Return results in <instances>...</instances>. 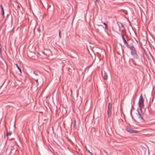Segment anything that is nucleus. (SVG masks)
I'll return each mask as SVG.
<instances>
[{
	"instance_id": "21",
	"label": "nucleus",
	"mask_w": 155,
	"mask_h": 155,
	"mask_svg": "<svg viewBox=\"0 0 155 155\" xmlns=\"http://www.w3.org/2000/svg\"><path fill=\"white\" fill-rule=\"evenodd\" d=\"M1 9H2V10H4V9H3V8L2 7V5H1Z\"/></svg>"
},
{
	"instance_id": "18",
	"label": "nucleus",
	"mask_w": 155,
	"mask_h": 155,
	"mask_svg": "<svg viewBox=\"0 0 155 155\" xmlns=\"http://www.w3.org/2000/svg\"><path fill=\"white\" fill-rule=\"evenodd\" d=\"M60 35H61V31H60V30H59V36L60 38H61V36Z\"/></svg>"
},
{
	"instance_id": "11",
	"label": "nucleus",
	"mask_w": 155,
	"mask_h": 155,
	"mask_svg": "<svg viewBox=\"0 0 155 155\" xmlns=\"http://www.w3.org/2000/svg\"><path fill=\"white\" fill-rule=\"evenodd\" d=\"M76 121L75 120H74V124L73 125V128L74 129H76Z\"/></svg>"
},
{
	"instance_id": "15",
	"label": "nucleus",
	"mask_w": 155,
	"mask_h": 155,
	"mask_svg": "<svg viewBox=\"0 0 155 155\" xmlns=\"http://www.w3.org/2000/svg\"><path fill=\"white\" fill-rule=\"evenodd\" d=\"M33 74H35L36 76H38V73L37 72H36L35 71H33Z\"/></svg>"
},
{
	"instance_id": "3",
	"label": "nucleus",
	"mask_w": 155,
	"mask_h": 155,
	"mask_svg": "<svg viewBox=\"0 0 155 155\" xmlns=\"http://www.w3.org/2000/svg\"><path fill=\"white\" fill-rule=\"evenodd\" d=\"M112 104L109 103L108 105L107 114L108 117H110L111 114Z\"/></svg>"
},
{
	"instance_id": "8",
	"label": "nucleus",
	"mask_w": 155,
	"mask_h": 155,
	"mask_svg": "<svg viewBox=\"0 0 155 155\" xmlns=\"http://www.w3.org/2000/svg\"><path fill=\"white\" fill-rule=\"evenodd\" d=\"M138 114L139 116V118H140L143 121H144V120L143 119V117H142L140 114L139 112H138Z\"/></svg>"
},
{
	"instance_id": "2",
	"label": "nucleus",
	"mask_w": 155,
	"mask_h": 155,
	"mask_svg": "<svg viewBox=\"0 0 155 155\" xmlns=\"http://www.w3.org/2000/svg\"><path fill=\"white\" fill-rule=\"evenodd\" d=\"M126 130L130 134H136L138 133V131L136 130H134L132 129L130 127L128 126L126 127Z\"/></svg>"
},
{
	"instance_id": "26",
	"label": "nucleus",
	"mask_w": 155,
	"mask_h": 155,
	"mask_svg": "<svg viewBox=\"0 0 155 155\" xmlns=\"http://www.w3.org/2000/svg\"><path fill=\"white\" fill-rule=\"evenodd\" d=\"M17 7H18V8H19V5H18V6H17Z\"/></svg>"
},
{
	"instance_id": "12",
	"label": "nucleus",
	"mask_w": 155,
	"mask_h": 155,
	"mask_svg": "<svg viewBox=\"0 0 155 155\" xmlns=\"http://www.w3.org/2000/svg\"><path fill=\"white\" fill-rule=\"evenodd\" d=\"M12 132L11 131H10L9 132H8V131L6 133V136H10L12 134Z\"/></svg>"
},
{
	"instance_id": "24",
	"label": "nucleus",
	"mask_w": 155,
	"mask_h": 155,
	"mask_svg": "<svg viewBox=\"0 0 155 155\" xmlns=\"http://www.w3.org/2000/svg\"><path fill=\"white\" fill-rule=\"evenodd\" d=\"M122 27H124V26L123 25H122Z\"/></svg>"
},
{
	"instance_id": "14",
	"label": "nucleus",
	"mask_w": 155,
	"mask_h": 155,
	"mask_svg": "<svg viewBox=\"0 0 155 155\" xmlns=\"http://www.w3.org/2000/svg\"><path fill=\"white\" fill-rule=\"evenodd\" d=\"M103 24L105 25V28L106 29H108V26H107V24L105 22H104L103 23Z\"/></svg>"
},
{
	"instance_id": "10",
	"label": "nucleus",
	"mask_w": 155,
	"mask_h": 155,
	"mask_svg": "<svg viewBox=\"0 0 155 155\" xmlns=\"http://www.w3.org/2000/svg\"><path fill=\"white\" fill-rule=\"evenodd\" d=\"M16 66L17 67V68L19 70L20 73H21L22 71H21V68H20V67H19V66H18V64H16Z\"/></svg>"
},
{
	"instance_id": "16",
	"label": "nucleus",
	"mask_w": 155,
	"mask_h": 155,
	"mask_svg": "<svg viewBox=\"0 0 155 155\" xmlns=\"http://www.w3.org/2000/svg\"><path fill=\"white\" fill-rule=\"evenodd\" d=\"M143 100V96H142V94H141V95H140V97L139 100Z\"/></svg>"
},
{
	"instance_id": "17",
	"label": "nucleus",
	"mask_w": 155,
	"mask_h": 155,
	"mask_svg": "<svg viewBox=\"0 0 155 155\" xmlns=\"http://www.w3.org/2000/svg\"><path fill=\"white\" fill-rule=\"evenodd\" d=\"M86 148V149L88 151V152H89V153L90 154H91V155H92V153L91 152H90L89 150H87V148Z\"/></svg>"
},
{
	"instance_id": "5",
	"label": "nucleus",
	"mask_w": 155,
	"mask_h": 155,
	"mask_svg": "<svg viewBox=\"0 0 155 155\" xmlns=\"http://www.w3.org/2000/svg\"><path fill=\"white\" fill-rule=\"evenodd\" d=\"M145 54L148 60H150L151 59L150 56L152 58L153 60H154V58L153 57L152 55L151 54L150 52H149L150 55L146 53H145Z\"/></svg>"
},
{
	"instance_id": "23",
	"label": "nucleus",
	"mask_w": 155,
	"mask_h": 155,
	"mask_svg": "<svg viewBox=\"0 0 155 155\" xmlns=\"http://www.w3.org/2000/svg\"><path fill=\"white\" fill-rule=\"evenodd\" d=\"M72 93V90L71 89V94H70L71 96V95Z\"/></svg>"
},
{
	"instance_id": "1",
	"label": "nucleus",
	"mask_w": 155,
	"mask_h": 155,
	"mask_svg": "<svg viewBox=\"0 0 155 155\" xmlns=\"http://www.w3.org/2000/svg\"><path fill=\"white\" fill-rule=\"evenodd\" d=\"M130 54L135 59H138L139 58L138 55L135 48L133 45L130 46Z\"/></svg>"
},
{
	"instance_id": "9",
	"label": "nucleus",
	"mask_w": 155,
	"mask_h": 155,
	"mask_svg": "<svg viewBox=\"0 0 155 155\" xmlns=\"http://www.w3.org/2000/svg\"><path fill=\"white\" fill-rule=\"evenodd\" d=\"M122 38L123 40L124 43H126V42H127V41H126L125 38L124 37V35L123 34H122Z\"/></svg>"
},
{
	"instance_id": "25",
	"label": "nucleus",
	"mask_w": 155,
	"mask_h": 155,
	"mask_svg": "<svg viewBox=\"0 0 155 155\" xmlns=\"http://www.w3.org/2000/svg\"><path fill=\"white\" fill-rule=\"evenodd\" d=\"M1 52V48H0V52Z\"/></svg>"
},
{
	"instance_id": "6",
	"label": "nucleus",
	"mask_w": 155,
	"mask_h": 155,
	"mask_svg": "<svg viewBox=\"0 0 155 155\" xmlns=\"http://www.w3.org/2000/svg\"><path fill=\"white\" fill-rule=\"evenodd\" d=\"M102 77L104 79L107 80L108 78V75L107 72L104 71V74H102Z\"/></svg>"
},
{
	"instance_id": "7",
	"label": "nucleus",
	"mask_w": 155,
	"mask_h": 155,
	"mask_svg": "<svg viewBox=\"0 0 155 155\" xmlns=\"http://www.w3.org/2000/svg\"><path fill=\"white\" fill-rule=\"evenodd\" d=\"M139 105L140 106L142 105V106H144L143 104V100H140L139 101Z\"/></svg>"
},
{
	"instance_id": "4",
	"label": "nucleus",
	"mask_w": 155,
	"mask_h": 155,
	"mask_svg": "<svg viewBox=\"0 0 155 155\" xmlns=\"http://www.w3.org/2000/svg\"><path fill=\"white\" fill-rule=\"evenodd\" d=\"M132 62L135 65L140 66L141 64L143 63V61L141 58H140L139 59V61L137 64H136V63H135V61L133 59H132Z\"/></svg>"
},
{
	"instance_id": "19",
	"label": "nucleus",
	"mask_w": 155,
	"mask_h": 155,
	"mask_svg": "<svg viewBox=\"0 0 155 155\" xmlns=\"http://www.w3.org/2000/svg\"><path fill=\"white\" fill-rule=\"evenodd\" d=\"M47 6H48V9L51 7V5H50L47 4Z\"/></svg>"
},
{
	"instance_id": "13",
	"label": "nucleus",
	"mask_w": 155,
	"mask_h": 155,
	"mask_svg": "<svg viewBox=\"0 0 155 155\" xmlns=\"http://www.w3.org/2000/svg\"><path fill=\"white\" fill-rule=\"evenodd\" d=\"M124 44H126V46L127 47L130 49V46L128 44V43L127 42L126 43H124Z\"/></svg>"
},
{
	"instance_id": "22",
	"label": "nucleus",
	"mask_w": 155,
	"mask_h": 155,
	"mask_svg": "<svg viewBox=\"0 0 155 155\" xmlns=\"http://www.w3.org/2000/svg\"><path fill=\"white\" fill-rule=\"evenodd\" d=\"M2 15L3 16L4 15V10H2Z\"/></svg>"
},
{
	"instance_id": "20",
	"label": "nucleus",
	"mask_w": 155,
	"mask_h": 155,
	"mask_svg": "<svg viewBox=\"0 0 155 155\" xmlns=\"http://www.w3.org/2000/svg\"><path fill=\"white\" fill-rule=\"evenodd\" d=\"M35 81L37 83H38V79L37 78V79H35Z\"/></svg>"
},
{
	"instance_id": "27",
	"label": "nucleus",
	"mask_w": 155,
	"mask_h": 155,
	"mask_svg": "<svg viewBox=\"0 0 155 155\" xmlns=\"http://www.w3.org/2000/svg\"><path fill=\"white\" fill-rule=\"evenodd\" d=\"M97 2H98V0H95Z\"/></svg>"
}]
</instances>
